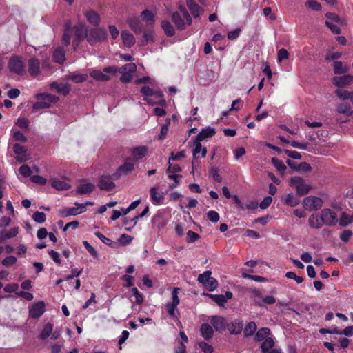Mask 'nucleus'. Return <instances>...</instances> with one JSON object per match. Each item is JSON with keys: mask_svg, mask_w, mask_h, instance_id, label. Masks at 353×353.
Returning a JSON list of instances; mask_svg holds the SVG:
<instances>
[{"mask_svg": "<svg viewBox=\"0 0 353 353\" xmlns=\"http://www.w3.org/2000/svg\"><path fill=\"white\" fill-rule=\"evenodd\" d=\"M72 39V47L76 50L81 43L85 38L89 43L93 45L99 41L105 40L107 38V32L105 29H91L88 33L87 26L85 24H78L73 27L67 24L62 35V41L66 46H69Z\"/></svg>", "mask_w": 353, "mask_h": 353, "instance_id": "f257e3e1", "label": "nucleus"}, {"mask_svg": "<svg viewBox=\"0 0 353 353\" xmlns=\"http://www.w3.org/2000/svg\"><path fill=\"white\" fill-rule=\"evenodd\" d=\"M339 222L336 213L330 209L324 208L320 213H313L308 218L309 227L314 229H319L322 226L334 227Z\"/></svg>", "mask_w": 353, "mask_h": 353, "instance_id": "f03ea898", "label": "nucleus"}, {"mask_svg": "<svg viewBox=\"0 0 353 353\" xmlns=\"http://www.w3.org/2000/svg\"><path fill=\"white\" fill-rule=\"evenodd\" d=\"M172 19L175 27L179 30H183L192 24L191 16L183 6H179L178 10L173 12Z\"/></svg>", "mask_w": 353, "mask_h": 353, "instance_id": "7ed1b4c3", "label": "nucleus"}, {"mask_svg": "<svg viewBox=\"0 0 353 353\" xmlns=\"http://www.w3.org/2000/svg\"><path fill=\"white\" fill-rule=\"evenodd\" d=\"M141 92L145 95L144 100L150 105H166V101L163 99L162 91L160 90H152L148 86H143Z\"/></svg>", "mask_w": 353, "mask_h": 353, "instance_id": "20e7f679", "label": "nucleus"}, {"mask_svg": "<svg viewBox=\"0 0 353 353\" xmlns=\"http://www.w3.org/2000/svg\"><path fill=\"white\" fill-rule=\"evenodd\" d=\"M38 101L33 105V112H36L40 110L50 108L51 104L55 103L59 101V97L49 94H39L37 96Z\"/></svg>", "mask_w": 353, "mask_h": 353, "instance_id": "39448f33", "label": "nucleus"}, {"mask_svg": "<svg viewBox=\"0 0 353 353\" xmlns=\"http://www.w3.org/2000/svg\"><path fill=\"white\" fill-rule=\"evenodd\" d=\"M8 68L10 72L22 76L25 73V62L21 57L12 56L8 61Z\"/></svg>", "mask_w": 353, "mask_h": 353, "instance_id": "423d86ee", "label": "nucleus"}, {"mask_svg": "<svg viewBox=\"0 0 353 353\" xmlns=\"http://www.w3.org/2000/svg\"><path fill=\"white\" fill-rule=\"evenodd\" d=\"M198 281L209 291H213L218 285L216 280L211 276V272L209 270L200 274L198 277Z\"/></svg>", "mask_w": 353, "mask_h": 353, "instance_id": "0eeeda50", "label": "nucleus"}, {"mask_svg": "<svg viewBox=\"0 0 353 353\" xmlns=\"http://www.w3.org/2000/svg\"><path fill=\"white\" fill-rule=\"evenodd\" d=\"M118 69L115 66H110L103 68V72L99 70H93L90 72V76L94 79L99 81H107L110 79L109 74H115Z\"/></svg>", "mask_w": 353, "mask_h": 353, "instance_id": "6e6552de", "label": "nucleus"}, {"mask_svg": "<svg viewBox=\"0 0 353 353\" xmlns=\"http://www.w3.org/2000/svg\"><path fill=\"white\" fill-rule=\"evenodd\" d=\"M137 66L134 63H127L119 68L120 80L122 82H130L132 74L136 72Z\"/></svg>", "mask_w": 353, "mask_h": 353, "instance_id": "1a4fd4ad", "label": "nucleus"}, {"mask_svg": "<svg viewBox=\"0 0 353 353\" xmlns=\"http://www.w3.org/2000/svg\"><path fill=\"white\" fill-rule=\"evenodd\" d=\"M303 206L308 210H318L323 206V200L316 196H307L303 199Z\"/></svg>", "mask_w": 353, "mask_h": 353, "instance_id": "9d476101", "label": "nucleus"}, {"mask_svg": "<svg viewBox=\"0 0 353 353\" xmlns=\"http://www.w3.org/2000/svg\"><path fill=\"white\" fill-rule=\"evenodd\" d=\"M45 311V304L43 301L34 303L29 310V316L33 319H38L42 316Z\"/></svg>", "mask_w": 353, "mask_h": 353, "instance_id": "9b49d317", "label": "nucleus"}, {"mask_svg": "<svg viewBox=\"0 0 353 353\" xmlns=\"http://www.w3.org/2000/svg\"><path fill=\"white\" fill-rule=\"evenodd\" d=\"M335 76L332 79L333 84L339 88L350 85L353 83V77L351 74Z\"/></svg>", "mask_w": 353, "mask_h": 353, "instance_id": "f8f14e48", "label": "nucleus"}, {"mask_svg": "<svg viewBox=\"0 0 353 353\" xmlns=\"http://www.w3.org/2000/svg\"><path fill=\"white\" fill-rule=\"evenodd\" d=\"M151 202L154 205H161L163 203L164 197L163 194L157 188L152 187L150 190Z\"/></svg>", "mask_w": 353, "mask_h": 353, "instance_id": "ddd939ff", "label": "nucleus"}, {"mask_svg": "<svg viewBox=\"0 0 353 353\" xmlns=\"http://www.w3.org/2000/svg\"><path fill=\"white\" fill-rule=\"evenodd\" d=\"M13 151L17 155V159L19 162H24L30 159V156L26 149L24 147L15 144L13 146Z\"/></svg>", "mask_w": 353, "mask_h": 353, "instance_id": "4468645a", "label": "nucleus"}, {"mask_svg": "<svg viewBox=\"0 0 353 353\" xmlns=\"http://www.w3.org/2000/svg\"><path fill=\"white\" fill-rule=\"evenodd\" d=\"M148 154L147 146H137L132 148L131 151V159L132 161H139L145 157Z\"/></svg>", "mask_w": 353, "mask_h": 353, "instance_id": "2eb2a0df", "label": "nucleus"}, {"mask_svg": "<svg viewBox=\"0 0 353 353\" xmlns=\"http://www.w3.org/2000/svg\"><path fill=\"white\" fill-rule=\"evenodd\" d=\"M28 70L32 77H37L40 73V63L37 59L30 58L28 61Z\"/></svg>", "mask_w": 353, "mask_h": 353, "instance_id": "dca6fc26", "label": "nucleus"}, {"mask_svg": "<svg viewBox=\"0 0 353 353\" xmlns=\"http://www.w3.org/2000/svg\"><path fill=\"white\" fill-rule=\"evenodd\" d=\"M186 6H188L191 15H192L194 18L200 17L203 14L204 10L200 6L196 5L194 1H186Z\"/></svg>", "mask_w": 353, "mask_h": 353, "instance_id": "f3484780", "label": "nucleus"}, {"mask_svg": "<svg viewBox=\"0 0 353 353\" xmlns=\"http://www.w3.org/2000/svg\"><path fill=\"white\" fill-rule=\"evenodd\" d=\"M19 233V227L15 226L9 230H0V243L5 241L8 239L15 237Z\"/></svg>", "mask_w": 353, "mask_h": 353, "instance_id": "a211bd4d", "label": "nucleus"}, {"mask_svg": "<svg viewBox=\"0 0 353 353\" xmlns=\"http://www.w3.org/2000/svg\"><path fill=\"white\" fill-rule=\"evenodd\" d=\"M134 170V164L133 161L129 157L125 160L123 164L119 167L118 173L119 174H128Z\"/></svg>", "mask_w": 353, "mask_h": 353, "instance_id": "6ab92c4d", "label": "nucleus"}, {"mask_svg": "<svg viewBox=\"0 0 353 353\" xmlns=\"http://www.w3.org/2000/svg\"><path fill=\"white\" fill-rule=\"evenodd\" d=\"M193 146H194V150H193L194 159L205 157L206 149H205V148L201 147V141H196L194 139Z\"/></svg>", "mask_w": 353, "mask_h": 353, "instance_id": "aec40b11", "label": "nucleus"}, {"mask_svg": "<svg viewBox=\"0 0 353 353\" xmlns=\"http://www.w3.org/2000/svg\"><path fill=\"white\" fill-rule=\"evenodd\" d=\"M248 292L250 294V299L253 300L255 305L258 306V302L263 301L264 296L260 290L255 288H249Z\"/></svg>", "mask_w": 353, "mask_h": 353, "instance_id": "412c9836", "label": "nucleus"}, {"mask_svg": "<svg viewBox=\"0 0 353 353\" xmlns=\"http://www.w3.org/2000/svg\"><path fill=\"white\" fill-rule=\"evenodd\" d=\"M94 190V185L88 183L85 181H82L80 183H79L77 189V194H89L92 192Z\"/></svg>", "mask_w": 353, "mask_h": 353, "instance_id": "4be33fe9", "label": "nucleus"}, {"mask_svg": "<svg viewBox=\"0 0 353 353\" xmlns=\"http://www.w3.org/2000/svg\"><path fill=\"white\" fill-rule=\"evenodd\" d=\"M83 15L89 23L93 26H97L99 23L100 18L97 12L93 10L84 11Z\"/></svg>", "mask_w": 353, "mask_h": 353, "instance_id": "5701e85b", "label": "nucleus"}, {"mask_svg": "<svg viewBox=\"0 0 353 353\" xmlns=\"http://www.w3.org/2000/svg\"><path fill=\"white\" fill-rule=\"evenodd\" d=\"M243 321L241 320H234L231 325H228L229 332L232 334H239L243 330Z\"/></svg>", "mask_w": 353, "mask_h": 353, "instance_id": "b1692460", "label": "nucleus"}, {"mask_svg": "<svg viewBox=\"0 0 353 353\" xmlns=\"http://www.w3.org/2000/svg\"><path fill=\"white\" fill-rule=\"evenodd\" d=\"M98 185L101 190H110L114 188V183L109 176H103L99 180Z\"/></svg>", "mask_w": 353, "mask_h": 353, "instance_id": "393cba45", "label": "nucleus"}, {"mask_svg": "<svg viewBox=\"0 0 353 353\" xmlns=\"http://www.w3.org/2000/svg\"><path fill=\"white\" fill-rule=\"evenodd\" d=\"M214 134H215L214 128L208 127V128L203 129V130L199 132L198 136H196L195 137V140L201 141L203 140H205L207 138L214 136Z\"/></svg>", "mask_w": 353, "mask_h": 353, "instance_id": "a878e982", "label": "nucleus"}, {"mask_svg": "<svg viewBox=\"0 0 353 353\" xmlns=\"http://www.w3.org/2000/svg\"><path fill=\"white\" fill-rule=\"evenodd\" d=\"M51 86L54 88L59 93L62 94L63 95H67L70 93L71 90V87L68 83H58L57 82H53L51 83Z\"/></svg>", "mask_w": 353, "mask_h": 353, "instance_id": "bb28decb", "label": "nucleus"}, {"mask_svg": "<svg viewBox=\"0 0 353 353\" xmlns=\"http://www.w3.org/2000/svg\"><path fill=\"white\" fill-rule=\"evenodd\" d=\"M281 201H284L287 205L290 207H296L299 203V199L294 196L293 193H288L283 196Z\"/></svg>", "mask_w": 353, "mask_h": 353, "instance_id": "cd10ccee", "label": "nucleus"}, {"mask_svg": "<svg viewBox=\"0 0 353 353\" xmlns=\"http://www.w3.org/2000/svg\"><path fill=\"white\" fill-rule=\"evenodd\" d=\"M121 39L126 47L130 48L135 43L134 37L129 32L124 30L121 34Z\"/></svg>", "mask_w": 353, "mask_h": 353, "instance_id": "c85d7f7f", "label": "nucleus"}, {"mask_svg": "<svg viewBox=\"0 0 353 353\" xmlns=\"http://www.w3.org/2000/svg\"><path fill=\"white\" fill-rule=\"evenodd\" d=\"M50 183L54 189L59 190H68L70 188V184L65 181L61 179H52L51 180Z\"/></svg>", "mask_w": 353, "mask_h": 353, "instance_id": "c756f323", "label": "nucleus"}, {"mask_svg": "<svg viewBox=\"0 0 353 353\" xmlns=\"http://www.w3.org/2000/svg\"><path fill=\"white\" fill-rule=\"evenodd\" d=\"M200 332L205 339H210L213 334V330L210 324L203 323L201 325Z\"/></svg>", "mask_w": 353, "mask_h": 353, "instance_id": "7c9ffc66", "label": "nucleus"}, {"mask_svg": "<svg viewBox=\"0 0 353 353\" xmlns=\"http://www.w3.org/2000/svg\"><path fill=\"white\" fill-rule=\"evenodd\" d=\"M332 66L336 75L346 74L348 72V67L343 65L341 61H334Z\"/></svg>", "mask_w": 353, "mask_h": 353, "instance_id": "2f4dec72", "label": "nucleus"}, {"mask_svg": "<svg viewBox=\"0 0 353 353\" xmlns=\"http://www.w3.org/2000/svg\"><path fill=\"white\" fill-rule=\"evenodd\" d=\"M270 334V330L268 327L261 328L259 330H258L256 334H255L254 340L255 341L258 342L263 341L268 338L267 336H268Z\"/></svg>", "mask_w": 353, "mask_h": 353, "instance_id": "473e14b6", "label": "nucleus"}, {"mask_svg": "<svg viewBox=\"0 0 353 353\" xmlns=\"http://www.w3.org/2000/svg\"><path fill=\"white\" fill-rule=\"evenodd\" d=\"M59 214L61 217H68L70 216H77L79 214L76 207H66L60 210Z\"/></svg>", "mask_w": 353, "mask_h": 353, "instance_id": "72a5a7b5", "label": "nucleus"}, {"mask_svg": "<svg viewBox=\"0 0 353 353\" xmlns=\"http://www.w3.org/2000/svg\"><path fill=\"white\" fill-rule=\"evenodd\" d=\"M53 59L55 63H61L65 61V51L62 48L59 47L55 49L53 53Z\"/></svg>", "mask_w": 353, "mask_h": 353, "instance_id": "f704fd0d", "label": "nucleus"}, {"mask_svg": "<svg viewBox=\"0 0 353 353\" xmlns=\"http://www.w3.org/2000/svg\"><path fill=\"white\" fill-rule=\"evenodd\" d=\"M274 340L272 338H268L265 340L263 341V343L261 344V351L262 353H266L268 350L271 349H274Z\"/></svg>", "mask_w": 353, "mask_h": 353, "instance_id": "c9c22d12", "label": "nucleus"}, {"mask_svg": "<svg viewBox=\"0 0 353 353\" xmlns=\"http://www.w3.org/2000/svg\"><path fill=\"white\" fill-rule=\"evenodd\" d=\"M53 331V324L50 323H48L44 325L41 332H40L39 337L40 339L44 340L50 336L52 332Z\"/></svg>", "mask_w": 353, "mask_h": 353, "instance_id": "e433bc0d", "label": "nucleus"}, {"mask_svg": "<svg viewBox=\"0 0 353 353\" xmlns=\"http://www.w3.org/2000/svg\"><path fill=\"white\" fill-rule=\"evenodd\" d=\"M161 26H162V29L164 31V33H165V34H167L168 37H172V36L174 35V33H175L174 28L173 26L172 25V23H170V21H168L167 20L163 21L162 23H161Z\"/></svg>", "mask_w": 353, "mask_h": 353, "instance_id": "4c0bfd02", "label": "nucleus"}, {"mask_svg": "<svg viewBox=\"0 0 353 353\" xmlns=\"http://www.w3.org/2000/svg\"><path fill=\"white\" fill-rule=\"evenodd\" d=\"M129 26L135 34H140L141 32V25L140 21L137 18H131L129 19Z\"/></svg>", "mask_w": 353, "mask_h": 353, "instance_id": "58836bf2", "label": "nucleus"}, {"mask_svg": "<svg viewBox=\"0 0 353 353\" xmlns=\"http://www.w3.org/2000/svg\"><path fill=\"white\" fill-rule=\"evenodd\" d=\"M256 330H257V325L254 321H250L243 330V334L246 337L252 336Z\"/></svg>", "mask_w": 353, "mask_h": 353, "instance_id": "ea45409f", "label": "nucleus"}, {"mask_svg": "<svg viewBox=\"0 0 353 353\" xmlns=\"http://www.w3.org/2000/svg\"><path fill=\"white\" fill-rule=\"evenodd\" d=\"M69 79L75 83H81L87 81L88 75L87 74L74 72L70 74Z\"/></svg>", "mask_w": 353, "mask_h": 353, "instance_id": "a19ab883", "label": "nucleus"}, {"mask_svg": "<svg viewBox=\"0 0 353 353\" xmlns=\"http://www.w3.org/2000/svg\"><path fill=\"white\" fill-rule=\"evenodd\" d=\"M311 188L310 185L303 183L302 185L296 187V194L298 196H303L307 194Z\"/></svg>", "mask_w": 353, "mask_h": 353, "instance_id": "79ce46f5", "label": "nucleus"}, {"mask_svg": "<svg viewBox=\"0 0 353 353\" xmlns=\"http://www.w3.org/2000/svg\"><path fill=\"white\" fill-rule=\"evenodd\" d=\"M335 94L341 100H347L350 98V95H353V91L338 89L335 90Z\"/></svg>", "mask_w": 353, "mask_h": 353, "instance_id": "37998d69", "label": "nucleus"}, {"mask_svg": "<svg viewBox=\"0 0 353 353\" xmlns=\"http://www.w3.org/2000/svg\"><path fill=\"white\" fill-rule=\"evenodd\" d=\"M271 163L272 165H274L276 169L281 172L285 171L287 169L286 165L283 164V161L276 157L272 158Z\"/></svg>", "mask_w": 353, "mask_h": 353, "instance_id": "c03bdc74", "label": "nucleus"}, {"mask_svg": "<svg viewBox=\"0 0 353 353\" xmlns=\"http://www.w3.org/2000/svg\"><path fill=\"white\" fill-rule=\"evenodd\" d=\"M276 303V299L274 296L269 295L264 296L263 301L258 302V307H265L268 305H274Z\"/></svg>", "mask_w": 353, "mask_h": 353, "instance_id": "a18cd8bd", "label": "nucleus"}, {"mask_svg": "<svg viewBox=\"0 0 353 353\" xmlns=\"http://www.w3.org/2000/svg\"><path fill=\"white\" fill-rule=\"evenodd\" d=\"M142 19L145 21L149 25H152L154 23V14L151 11L145 10L141 14Z\"/></svg>", "mask_w": 353, "mask_h": 353, "instance_id": "49530a36", "label": "nucleus"}, {"mask_svg": "<svg viewBox=\"0 0 353 353\" xmlns=\"http://www.w3.org/2000/svg\"><path fill=\"white\" fill-rule=\"evenodd\" d=\"M336 111H338L339 114H347V115H351L353 113L351 110V106L345 103H341L338 109H336Z\"/></svg>", "mask_w": 353, "mask_h": 353, "instance_id": "de8ad7c7", "label": "nucleus"}, {"mask_svg": "<svg viewBox=\"0 0 353 353\" xmlns=\"http://www.w3.org/2000/svg\"><path fill=\"white\" fill-rule=\"evenodd\" d=\"M305 5L309 8H311L314 11H321L322 10V6L319 2L314 0H308L306 1Z\"/></svg>", "mask_w": 353, "mask_h": 353, "instance_id": "09e8293b", "label": "nucleus"}, {"mask_svg": "<svg viewBox=\"0 0 353 353\" xmlns=\"http://www.w3.org/2000/svg\"><path fill=\"white\" fill-rule=\"evenodd\" d=\"M352 222V216L347 215L346 212H341L339 221V224L341 227H345Z\"/></svg>", "mask_w": 353, "mask_h": 353, "instance_id": "8fccbe9b", "label": "nucleus"}, {"mask_svg": "<svg viewBox=\"0 0 353 353\" xmlns=\"http://www.w3.org/2000/svg\"><path fill=\"white\" fill-rule=\"evenodd\" d=\"M12 137L17 141L25 143L27 141V138L23 135L21 132L14 130H12Z\"/></svg>", "mask_w": 353, "mask_h": 353, "instance_id": "3c124183", "label": "nucleus"}, {"mask_svg": "<svg viewBox=\"0 0 353 353\" xmlns=\"http://www.w3.org/2000/svg\"><path fill=\"white\" fill-rule=\"evenodd\" d=\"M83 245H84V248H86L88 253L91 254V255L94 256L95 259H98L99 254L97 250L94 248H93L92 245L89 244V243L87 241H83Z\"/></svg>", "mask_w": 353, "mask_h": 353, "instance_id": "603ef678", "label": "nucleus"}, {"mask_svg": "<svg viewBox=\"0 0 353 353\" xmlns=\"http://www.w3.org/2000/svg\"><path fill=\"white\" fill-rule=\"evenodd\" d=\"M178 305L179 304L177 303H174L172 302L168 303L166 308L169 316L172 317H175V311L177 310Z\"/></svg>", "mask_w": 353, "mask_h": 353, "instance_id": "864d4df0", "label": "nucleus"}, {"mask_svg": "<svg viewBox=\"0 0 353 353\" xmlns=\"http://www.w3.org/2000/svg\"><path fill=\"white\" fill-rule=\"evenodd\" d=\"M305 183L304 179L300 176H292L290 178V186L295 187L303 185Z\"/></svg>", "mask_w": 353, "mask_h": 353, "instance_id": "5fc2aeb1", "label": "nucleus"}, {"mask_svg": "<svg viewBox=\"0 0 353 353\" xmlns=\"http://www.w3.org/2000/svg\"><path fill=\"white\" fill-rule=\"evenodd\" d=\"M17 261V259L15 256H8L2 260L1 263L3 264V265L6 267H10L12 266V265L16 264Z\"/></svg>", "mask_w": 353, "mask_h": 353, "instance_id": "6e6d98bb", "label": "nucleus"}, {"mask_svg": "<svg viewBox=\"0 0 353 353\" xmlns=\"http://www.w3.org/2000/svg\"><path fill=\"white\" fill-rule=\"evenodd\" d=\"M170 119H167V123L163 124L161 129L160 134H159V139H163L166 137L168 132V125L170 124Z\"/></svg>", "mask_w": 353, "mask_h": 353, "instance_id": "4d7b16f0", "label": "nucleus"}, {"mask_svg": "<svg viewBox=\"0 0 353 353\" xmlns=\"http://www.w3.org/2000/svg\"><path fill=\"white\" fill-rule=\"evenodd\" d=\"M241 32L242 29L240 28L232 30L231 31H228L227 34L228 39L234 40L239 37Z\"/></svg>", "mask_w": 353, "mask_h": 353, "instance_id": "13d9d810", "label": "nucleus"}, {"mask_svg": "<svg viewBox=\"0 0 353 353\" xmlns=\"http://www.w3.org/2000/svg\"><path fill=\"white\" fill-rule=\"evenodd\" d=\"M206 217L210 221L214 223H217L218 221L220 219V216L219 215L218 212L214 210H211L207 212Z\"/></svg>", "mask_w": 353, "mask_h": 353, "instance_id": "bf43d9fd", "label": "nucleus"}, {"mask_svg": "<svg viewBox=\"0 0 353 353\" xmlns=\"http://www.w3.org/2000/svg\"><path fill=\"white\" fill-rule=\"evenodd\" d=\"M32 219L37 223H42L46 221V214L44 212H34Z\"/></svg>", "mask_w": 353, "mask_h": 353, "instance_id": "052dcab7", "label": "nucleus"}, {"mask_svg": "<svg viewBox=\"0 0 353 353\" xmlns=\"http://www.w3.org/2000/svg\"><path fill=\"white\" fill-rule=\"evenodd\" d=\"M198 345L199 348H201V351L204 353H212L213 347L209 343L205 342H200Z\"/></svg>", "mask_w": 353, "mask_h": 353, "instance_id": "680f3d73", "label": "nucleus"}, {"mask_svg": "<svg viewBox=\"0 0 353 353\" xmlns=\"http://www.w3.org/2000/svg\"><path fill=\"white\" fill-rule=\"evenodd\" d=\"M186 238H188V243H194L199 239V235L192 230H188L186 233Z\"/></svg>", "mask_w": 353, "mask_h": 353, "instance_id": "e2e57ef3", "label": "nucleus"}, {"mask_svg": "<svg viewBox=\"0 0 353 353\" xmlns=\"http://www.w3.org/2000/svg\"><path fill=\"white\" fill-rule=\"evenodd\" d=\"M19 285L16 283H8L4 287V291L8 293L17 292Z\"/></svg>", "mask_w": 353, "mask_h": 353, "instance_id": "0e129e2a", "label": "nucleus"}, {"mask_svg": "<svg viewBox=\"0 0 353 353\" xmlns=\"http://www.w3.org/2000/svg\"><path fill=\"white\" fill-rule=\"evenodd\" d=\"M352 236V232L349 230L342 231L340 234V239L343 242H347Z\"/></svg>", "mask_w": 353, "mask_h": 353, "instance_id": "69168bd1", "label": "nucleus"}, {"mask_svg": "<svg viewBox=\"0 0 353 353\" xmlns=\"http://www.w3.org/2000/svg\"><path fill=\"white\" fill-rule=\"evenodd\" d=\"M16 124L21 128L27 129L28 128L29 121L28 119L24 117H19L17 119Z\"/></svg>", "mask_w": 353, "mask_h": 353, "instance_id": "338daca9", "label": "nucleus"}, {"mask_svg": "<svg viewBox=\"0 0 353 353\" xmlns=\"http://www.w3.org/2000/svg\"><path fill=\"white\" fill-rule=\"evenodd\" d=\"M19 173L24 177H28L31 174V170L28 165H21L19 168Z\"/></svg>", "mask_w": 353, "mask_h": 353, "instance_id": "774afa93", "label": "nucleus"}]
</instances>
